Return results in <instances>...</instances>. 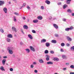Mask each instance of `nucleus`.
Here are the masks:
<instances>
[{
    "instance_id": "17",
    "label": "nucleus",
    "mask_w": 74,
    "mask_h": 74,
    "mask_svg": "<svg viewBox=\"0 0 74 74\" xmlns=\"http://www.w3.org/2000/svg\"><path fill=\"white\" fill-rule=\"evenodd\" d=\"M5 62H6V59H3L2 60V64L3 65H4L5 64Z\"/></svg>"
},
{
    "instance_id": "30",
    "label": "nucleus",
    "mask_w": 74,
    "mask_h": 74,
    "mask_svg": "<svg viewBox=\"0 0 74 74\" xmlns=\"http://www.w3.org/2000/svg\"><path fill=\"white\" fill-rule=\"evenodd\" d=\"M61 45L62 47H64L65 45V44L64 43H62L61 44Z\"/></svg>"
},
{
    "instance_id": "63",
    "label": "nucleus",
    "mask_w": 74,
    "mask_h": 74,
    "mask_svg": "<svg viewBox=\"0 0 74 74\" xmlns=\"http://www.w3.org/2000/svg\"><path fill=\"white\" fill-rule=\"evenodd\" d=\"M54 19H56V18H55Z\"/></svg>"
},
{
    "instance_id": "34",
    "label": "nucleus",
    "mask_w": 74,
    "mask_h": 74,
    "mask_svg": "<svg viewBox=\"0 0 74 74\" xmlns=\"http://www.w3.org/2000/svg\"><path fill=\"white\" fill-rule=\"evenodd\" d=\"M67 12H71V10L70 9H68L67 10Z\"/></svg>"
},
{
    "instance_id": "58",
    "label": "nucleus",
    "mask_w": 74,
    "mask_h": 74,
    "mask_svg": "<svg viewBox=\"0 0 74 74\" xmlns=\"http://www.w3.org/2000/svg\"><path fill=\"white\" fill-rule=\"evenodd\" d=\"M23 18L24 20H25V19H26V18L25 17H23Z\"/></svg>"
},
{
    "instance_id": "41",
    "label": "nucleus",
    "mask_w": 74,
    "mask_h": 74,
    "mask_svg": "<svg viewBox=\"0 0 74 74\" xmlns=\"http://www.w3.org/2000/svg\"><path fill=\"white\" fill-rule=\"evenodd\" d=\"M55 36L56 37H59V35H58V34H55Z\"/></svg>"
},
{
    "instance_id": "61",
    "label": "nucleus",
    "mask_w": 74,
    "mask_h": 74,
    "mask_svg": "<svg viewBox=\"0 0 74 74\" xmlns=\"http://www.w3.org/2000/svg\"><path fill=\"white\" fill-rule=\"evenodd\" d=\"M9 4H11V2H8Z\"/></svg>"
},
{
    "instance_id": "44",
    "label": "nucleus",
    "mask_w": 74,
    "mask_h": 74,
    "mask_svg": "<svg viewBox=\"0 0 74 74\" xmlns=\"http://www.w3.org/2000/svg\"><path fill=\"white\" fill-rule=\"evenodd\" d=\"M62 4V3L61 2H59L58 3V5H61Z\"/></svg>"
},
{
    "instance_id": "36",
    "label": "nucleus",
    "mask_w": 74,
    "mask_h": 74,
    "mask_svg": "<svg viewBox=\"0 0 74 74\" xmlns=\"http://www.w3.org/2000/svg\"><path fill=\"white\" fill-rule=\"evenodd\" d=\"M25 5H26V3H24L23 5V6H22L21 7V8H22V7H25Z\"/></svg>"
},
{
    "instance_id": "33",
    "label": "nucleus",
    "mask_w": 74,
    "mask_h": 74,
    "mask_svg": "<svg viewBox=\"0 0 74 74\" xmlns=\"http://www.w3.org/2000/svg\"><path fill=\"white\" fill-rule=\"evenodd\" d=\"M14 22H16V17H14Z\"/></svg>"
},
{
    "instance_id": "54",
    "label": "nucleus",
    "mask_w": 74,
    "mask_h": 74,
    "mask_svg": "<svg viewBox=\"0 0 74 74\" xmlns=\"http://www.w3.org/2000/svg\"><path fill=\"white\" fill-rule=\"evenodd\" d=\"M20 45H22L23 44V43L22 42H21L20 43Z\"/></svg>"
},
{
    "instance_id": "40",
    "label": "nucleus",
    "mask_w": 74,
    "mask_h": 74,
    "mask_svg": "<svg viewBox=\"0 0 74 74\" xmlns=\"http://www.w3.org/2000/svg\"><path fill=\"white\" fill-rule=\"evenodd\" d=\"M50 53L53 54V53H54V51H50Z\"/></svg>"
},
{
    "instance_id": "10",
    "label": "nucleus",
    "mask_w": 74,
    "mask_h": 74,
    "mask_svg": "<svg viewBox=\"0 0 74 74\" xmlns=\"http://www.w3.org/2000/svg\"><path fill=\"white\" fill-rule=\"evenodd\" d=\"M23 27L24 29H29V27H27V25H24L23 26Z\"/></svg>"
},
{
    "instance_id": "12",
    "label": "nucleus",
    "mask_w": 74,
    "mask_h": 74,
    "mask_svg": "<svg viewBox=\"0 0 74 74\" xmlns=\"http://www.w3.org/2000/svg\"><path fill=\"white\" fill-rule=\"evenodd\" d=\"M53 26L54 27H55V28H56V29H58V25L56 24H53Z\"/></svg>"
},
{
    "instance_id": "23",
    "label": "nucleus",
    "mask_w": 74,
    "mask_h": 74,
    "mask_svg": "<svg viewBox=\"0 0 74 74\" xmlns=\"http://www.w3.org/2000/svg\"><path fill=\"white\" fill-rule=\"evenodd\" d=\"M62 58H63V59H66L67 58V57H66V56L65 55H62Z\"/></svg>"
},
{
    "instance_id": "19",
    "label": "nucleus",
    "mask_w": 74,
    "mask_h": 74,
    "mask_svg": "<svg viewBox=\"0 0 74 74\" xmlns=\"http://www.w3.org/2000/svg\"><path fill=\"white\" fill-rule=\"evenodd\" d=\"M25 50H26V52H27L28 53H29L30 51L29 49H25Z\"/></svg>"
},
{
    "instance_id": "2",
    "label": "nucleus",
    "mask_w": 74,
    "mask_h": 74,
    "mask_svg": "<svg viewBox=\"0 0 74 74\" xmlns=\"http://www.w3.org/2000/svg\"><path fill=\"white\" fill-rule=\"evenodd\" d=\"M66 39L69 41H72V39L69 36H66Z\"/></svg>"
},
{
    "instance_id": "45",
    "label": "nucleus",
    "mask_w": 74,
    "mask_h": 74,
    "mask_svg": "<svg viewBox=\"0 0 74 74\" xmlns=\"http://www.w3.org/2000/svg\"><path fill=\"white\" fill-rule=\"evenodd\" d=\"M62 21H64V22H66V19L64 18H63L62 19Z\"/></svg>"
},
{
    "instance_id": "49",
    "label": "nucleus",
    "mask_w": 74,
    "mask_h": 74,
    "mask_svg": "<svg viewBox=\"0 0 74 74\" xmlns=\"http://www.w3.org/2000/svg\"><path fill=\"white\" fill-rule=\"evenodd\" d=\"M10 71H13V69L10 68Z\"/></svg>"
},
{
    "instance_id": "3",
    "label": "nucleus",
    "mask_w": 74,
    "mask_h": 74,
    "mask_svg": "<svg viewBox=\"0 0 74 74\" xmlns=\"http://www.w3.org/2000/svg\"><path fill=\"white\" fill-rule=\"evenodd\" d=\"M50 57L49 56H48V55H46V60L47 61H48L49 60V58Z\"/></svg>"
},
{
    "instance_id": "43",
    "label": "nucleus",
    "mask_w": 74,
    "mask_h": 74,
    "mask_svg": "<svg viewBox=\"0 0 74 74\" xmlns=\"http://www.w3.org/2000/svg\"><path fill=\"white\" fill-rule=\"evenodd\" d=\"M7 50L9 51L10 50H11V48H10V47H8L7 49Z\"/></svg>"
},
{
    "instance_id": "53",
    "label": "nucleus",
    "mask_w": 74,
    "mask_h": 74,
    "mask_svg": "<svg viewBox=\"0 0 74 74\" xmlns=\"http://www.w3.org/2000/svg\"><path fill=\"white\" fill-rule=\"evenodd\" d=\"M21 31L22 32V33L23 34H24V33L23 32V29H21Z\"/></svg>"
},
{
    "instance_id": "50",
    "label": "nucleus",
    "mask_w": 74,
    "mask_h": 74,
    "mask_svg": "<svg viewBox=\"0 0 74 74\" xmlns=\"http://www.w3.org/2000/svg\"><path fill=\"white\" fill-rule=\"evenodd\" d=\"M27 8L28 9V10H29V9H30V7H29V6H27Z\"/></svg>"
},
{
    "instance_id": "6",
    "label": "nucleus",
    "mask_w": 74,
    "mask_h": 74,
    "mask_svg": "<svg viewBox=\"0 0 74 74\" xmlns=\"http://www.w3.org/2000/svg\"><path fill=\"white\" fill-rule=\"evenodd\" d=\"M5 2L4 1H0V6H1L3 4H4Z\"/></svg>"
},
{
    "instance_id": "64",
    "label": "nucleus",
    "mask_w": 74,
    "mask_h": 74,
    "mask_svg": "<svg viewBox=\"0 0 74 74\" xmlns=\"http://www.w3.org/2000/svg\"><path fill=\"white\" fill-rule=\"evenodd\" d=\"M7 65H8V64H6Z\"/></svg>"
},
{
    "instance_id": "59",
    "label": "nucleus",
    "mask_w": 74,
    "mask_h": 74,
    "mask_svg": "<svg viewBox=\"0 0 74 74\" xmlns=\"http://www.w3.org/2000/svg\"><path fill=\"white\" fill-rule=\"evenodd\" d=\"M70 74H74V72H70Z\"/></svg>"
},
{
    "instance_id": "57",
    "label": "nucleus",
    "mask_w": 74,
    "mask_h": 74,
    "mask_svg": "<svg viewBox=\"0 0 74 74\" xmlns=\"http://www.w3.org/2000/svg\"><path fill=\"white\" fill-rule=\"evenodd\" d=\"M52 17L51 16H50L49 17V19H52Z\"/></svg>"
},
{
    "instance_id": "31",
    "label": "nucleus",
    "mask_w": 74,
    "mask_h": 74,
    "mask_svg": "<svg viewBox=\"0 0 74 74\" xmlns=\"http://www.w3.org/2000/svg\"><path fill=\"white\" fill-rule=\"evenodd\" d=\"M0 69L2 71H4V67H3V66H1V67Z\"/></svg>"
},
{
    "instance_id": "20",
    "label": "nucleus",
    "mask_w": 74,
    "mask_h": 74,
    "mask_svg": "<svg viewBox=\"0 0 74 74\" xmlns=\"http://www.w3.org/2000/svg\"><path fill=\"white\" fill-rule=\"evenodd\" d=\"M8 53L10 54H12L13 53V51H12V50H10L8 51Z\"/></svg>"
},
{
    "instance_id": "38",
    "label": "nucleus",
    "mask_w": 74,
    "mask_h": 74,
    "mask_svg": "<svg viewBox=\"0 0 74 74\" xmlns=\"http://www.w3.org/2000/svg\"><path fill=\"white\" fill-rule=\"evenodd\" d=\"M14 14L15 15H19V14L17 12H15L14 13Z\"/></svg>"
},
{
    "instance_id": "4",
    "label": "nucleus",
    "mask_w": 74,
    "mask_h": 74,
    "mask_svg": "<svg viewBox=\"0 0 74 74\" xmlns=\"http://www.w3.org/2000/svg\"><path fill=\"white\" fill-rule=\"evenodd\" d=\"M29 48L32 51H33V52H35V49L33 47L30 46Z\"/></svg>"
},
{
    "instance_id": "22",
    "label": "nucleus",
    "mask_w": 74,
    "mask_h": 74,
    "mask_svg": "<svg viewBox=\"0 0 74 74\" xmlns=\"http://www.w3.org/2000/svg\"><path fill=\"white\" fill-rule=\"evenodd\" d=\"M53 60L54 61H59V59L58 58H53Z\"/></svg>"
},
{
    "instance_id": "9",
    "label": "nucleus",
    "mask_w": 74,
    "mask_h": 74,
    "mask_svg": "<svg viewBox=\"0 0 74 74\" xmlns=\"http://www.w3.org/2000/svg\"><path fill=\"white\" fill-rule=\"evenodd\" d=\"M3 10L5 13L7 14V9L6 8H3Z\"/></svg>"
},
{
    "instance_id": "35",
    "label": "nucleus",
    "mask_w": 74,
    "mask_h": 74,
    "mask_svg": "<svg viewBox=\"0 0 74 74\" xmlns=\"http://www.w3.org/2000/svg\"><path fill=\"white\" fill-rule=\"evenodd\" d=\"M41 10H44V7L43 6H41Z\"/></svg>"
},
{
    "instance_id": "46",
    "label": "nucleus",
    "mask_w": 74,
    "mask_h": 74,
    "mask_svg": "<svg viewBox=\"0 0 74 74\" xmlns=\"http://www.w3.org/2000/svg\"><path fill=\"white\" fill-rule=\"evenodd\" d=\"M32 32L33 33H36V31L34 30H32Z\"/></svg>"
},
{
    "instance_id": "37",
    "label": "nucleus",
    "mask_w": 74,
    "mask_h": 74,
    "mask_svg": "<svg viewBox=\"0 0 74 74\" xmlns=\"http://www.w3.org/2000/svg\"><path fill=\"white\" fill-rule=\"evenodd\" d=\"M32 64H33V65H36L37 64V62H33Z\"/></svg>"
},
{
    "instance_id": "56",
    "label": "nucleus",
    "mask_w": 74,
    "mask_h": 74,
    "mask_svg": "<svg viewBox=\"0 0 74 74\" xmlns=\"http://www.w3.org/2000/svg\"><path fill=\"white\" fill-rule=\"evenodd\" d=\"M7 58V57L6 56H4L3 57V59H6Z\"/></svg>"
},
{
    "instance_id": "11",
    "label": "nucleus",
    "mask_w": 74,
    "mask_h": 74,
    "mask_svg": "<svg viewBox=\"0 0 74 74\" xmlns=\"http://www.w3.org/2000/svg\"><path fill=\"white\" fill-rule=\"evenodd\" d=\"M46 40L44 39H42L41 41V42L42 43H44V42H46Z\"/></svg>"
},
{
    "instance_id": "24",
    "label": "nucleus",
    "mask_w": 74,
    "mask_h": 74,
    "mask_svg": "<svg viewBox=\"0 0 74 74\" xmlns=\"http://www.w3.org/2000/svg\"><path fill=\"white\" fill-rule=\"evenodd\" d=\"M38 22V20H34L33 21V22L35 23H37Z\"/></svg>"
},
{
    "instance_id": "39",
    "label": "nucleus",
    "mask_w": 74,
    "mask_h": 74,
    "mask_svg": "<svg viewBox=\"0 0 74 74\" xmlns=\"http://www.w3.org/2000/svg\"><path fill=\"white\" fill-rule=\"evenodd\" d=\"M30 67H31V69H33V67H34V65L32 64L31 65Z\"/></svg>"
},
{
    "instance_id": "60",
    "label": "nucleus",
    "mask_w": 74,
    "mask_h": 74,
    "mask_svg": "<svg viewBox=\"0 0 74 74\" xmlns=\"http://www.w3.org/2000/svg\"><path fill=\"white\" fill-rule=\"evenodd\" d=\"M72 16H74V13H72Z\"/></svg>"
},
{
    "instance_id": "21",
    "label": "nucleus",
    "mask_w": 74,
    "mask_h": 74,
    "mask_svg": "<svg viewBox=\"0 0 74 74\" xmlns=\"http://www.w3.org/2000/svg\"><path fill=\"white\" fill-rule=\"evenodd\" d=\"M51 42L53 44H56V41L55 40H53L51 41Z\"/></svg>"
},
{
    "instance_id": "18",
    "label": "nucleus",
    "mask_w": 74,
    "mask_h": 74,
    "mask_svg": "<svg viewBox=\"0 0 74 74\" xmlns=\"http://www.w3.org/2000/svg\"><path fill=\"white\" fill-rule=\"evenodd\" d=\"M47 64H53V62L51 61H50V62H47Z\"/></svg>"
},
{
    "instance_id": "48",
    "label": "nucleus",
    "mask_w": 74,
    "mask_h": 74,
    "mask_svg": "<svg viewBox=\"0 0 74 74\" xmlns=\"http://www.w3.org/2000/svg\"><path fill=\"white\" fill-rule=\"evenodd\" d=\"M63 70L64 71H66V68H64L63 69Z\"/></svg>"
},
{
    "instance_id": "55",
    "label": "nucleus",
    "mask_w": 74,
    "mask_h": 74,
    "mask_svg": "<svg viewBox=\"0 0 74 74\" xmlns=\"http://www.w3.org/2000/svg\"><path fill=\"white\" fill-rule=\"evenodd\" d=\"M66 46H67V47H69L70 46V44L69 43H67Z\"/></svg>"
},
{
    "instance_id": "26",
    "label": "nucleus",
    "mask_w": 74,
    "mask_h": 74,
    "mask_svg": "<svg viewBox=\"0 0 74 74\" xmlns=\"http://www.w3.org/2000/svg\"><path fill=\"white\" fill-rule=\"evenodd\" d=\"M6 40L7 42H10L11 41V39L10 38H7L6 39Z\"/></svg>"
},
{
    "instance_id": "15",
    "label": "nucleus",
    "mask_w": 74,
    "mask_h": 74,
    "mask_svg": "<svg viewBox=\"0 0 74 74\" xmlns=\"http://www.w3.org/2000/svg\"><path fill=\"white\" fill-rule=\"evenodd\" d=\"M37 18L39 20H42V17L41 16H39Z\"/></svg>"
},
{
    "instance_id": "25",
    "label": "nucleus",
    "mask_w": 74,
    "mask_h": 74,
    "mask_svg": "<svg viewBox=\"0 0 74 74\" xmlns=\"http://www.w3.org/2000/svg\"><path fill=\"white\" fill-rule=\"evenodd\" d=\"M71 1V0H67L66 3L69 4H70V1Z\"/></svg>"
},
{
    "instance_id": "62",
    "label": "nucleus",
    "mask_w": 74,
    "mask_h": 74,
    "mask_svg": "<svg viewBox=\"0 0 74 74\" xmlns=\"http://www.w3.org/2000/svg\"><path fill=\"white\" fill-rule=\"evenodd\" d=\"M14 36H15V37H16V35H15Z\"/></svg>"
},
{
    "instance_id": "7",
    "label": "nucleus",
    "mask_w": 74,
    "mask_h": 74,
    "mask_svg": "<svg viewBox=\"0 0 74 74\" xmlns=\"http://www.w3.org/2000/svg\"><path fill=\"white\" fill-rule=\"evenodd\" d=\"M45 3H46V4H47L49 5L50 4L51 2H50V1H49V0H47L45 1Z\"/></svg>"
},
{
    "instance_id": "27",
    "label": "nucleus",
    "mask_w": 74,
    "mask_h": 74,
    "mask_svg": "<svg viewBox=\"0 0 74 74\" xmlns=\"http://www.w3.org/2000/svg\"><path fill=\"white\" fill-rule=\"evenodd\" d=\"M67 7V5L66 4H65L63 5V8L64 9H65V8H66Z\"/></svg>"
},
{
    "instance_id": "51",
    "label": "nucleus",
    "mask_w": 74,
    "mask_h": 74,
    "mask_svg": "<svg viewBox=\"0 0 74 74\" xmlns=\"http://www.w3.org/2000/svg\"><path fill=\"white\" fill-rule=\"evenodd\" d=\"M34 73H37L38 72L37 70H35L34 71Z\"/></svg>"
},
{
    "instance_id": "13",
    "label": "nucleus",
    "mask_w": 74,
    "mask_h": 74,
    "mask_svg": "<svg viewBox=\"0 0 74 74\" xmlns=\"http://www.w3.org/2000/svg\"><path fill=\"white\" fill-rule=\"evenodd\" d=\"M45 45L47 47H49L50 46V43L49 42H47L45 44Z\"/></svg>"
},
{
    "instance_id": "32",
    "label": "nucleus",
    "mask_w": 74,
    "mask_h": 74,
    "mask_svg": "<svg viewBox=\"0 0 74 74\" xmlns=\"http://www.w3.org/2000/svg\"><path fill=\"white\" fill-rule=\"evenodd\" d=\"M70 67L71 69H74V65H72L70 66Z\"/></svg>"
},
{
    "instance_id": "47",
    "label": "nucleus",
    "mask_w": 74,
    "mask_h": 74,
    "mask_svg": "<svg viewBox=\"0 0 74 74\" xmlns=\"http://www.w3.org/2000/svg\"><path fill=\"white\" fill-rule=\"evenodd\" d=\"M60 51L61 52H64V50H63V49H60Z\"/></svg>"
},
{
    "instance_id": "5",
    "label": "nucleus",
    "mask_w": 74,
    "mask_h": 74,
    "mask_svg": "<svg viewBox=\"0 0 74 74\" xmlns=\"http://www.w3.org/2000/svg\"><path fill=\"white\" fill-rule=\"evenodd\" d=\"M12 29L13 31L15 32V33H16L17 32V31H16V29L14 27H12Z\"/></svg>"
},
{
    "instance_id": "8",
    "label": "nucleus",
    "mask_w": 74,
    "mask_h": 74,
    "mask_svg": "<svg viewBox=\"0 0 74 74\" xmlns=\"http://www.w3.org/2000/svg\"><path fill=\"white\" fill-rule=\"evenodd\" d=\"M39 62L40 63H44V62L42 59H40L39 60Z\"/></svg>"
},
{
    "instance_id": "42",
    "label": "nucleus",
    "mask_w": 74,
    "mask_h": 74,
    "mask_svg": "<svg viewBox=\"0 0 74 74\" xmlns=\"http://www.w3.org/2000/svg\"><path fill=\"white\" fill-rule=\"evenodd\" d=\"M71 50H73V51H74V46L72 47L71 48Z\"/></svg>"
},
{
    "instance_id": "52",
    "label": "nucleus",
    "mask_w": 74,
    "mask_h": 74,
    "mask_svg": "<svg viewBox=\"0 0 74 74\" xmlns=\"http://www.w3.org/2000/svg\"><path fill=\"white\" fill-rule=\"evenodd\" d=\"M65 65H66V66H68V65H69V63L68 62V63H65Z\"/></svg>"
},
{
    "instance_id": "28",
    "label": "nucleus",
    "mask_w": 74,
    "mask_h": 74,
    "mask_svg": "<svg viewBox=\"0 0 74 74\" xmlns=\"http://www.w3.org/2000/svg\"><path fill=\"white\" fill-rule=\"evenodd\" d=\"M44 52L45 53L47 54V53H48V50H45Z\"/></svg>"
},
{
    "instance_id": "14",
    "label": "nucleus",
    "mask_w": 74,
    "mask_h": 74,
    "mask_svg": "<svg viewBox=\"0 0 74 74\" xmlns=\"http://www.w3.org/2000/svg\"><path fill=\"white\" fill-rule=\"evenodd\" d=\"M8 38H12V36L11 34H8L7 35Z\"/></svg>"
},
{
    "instance_id": "1",
    "label": "nucleus",
    "mask_w": 74,
    "mask_h": 74,
    "mask_svg": "<svg viewBox=\"0 0 74 74\" xmlns=\"http://www.w3.org/2000/svg\"><path fill=\"white\" fill-rule=\"evenodd\" d=\"M73 29V27H71L70 28H66L65 29V31H67V32H69L70 30H72Z\"/></svg>"
},
{
    "instance_id": "16",
    "label": "nucleus",
    "mask_w": 74,
    "mask_h": 74,
    "mask_svg": "<svg viewBox=\"0 0 74 74\" xmlns=\"http://www.w3.org/2000/svg\"><path fill=\"white\" fill-rule=\"evenodd\" d=\"M28 36L31 40H32V39H33V37H32V36L30 34H28Z\"/></svg>"
},
{
    "instance_id": "29",
    "label": "nucleus",
    "mask_w": 74,
    "mask_h": 74,
    "mask_svg": "<svg viewBox=\"0 0 74 74\" xmlns=\"http://www.w3.org/2000/svg\"><path fill=\"white\" fill-rule=\"evenodd\" d=\"M0 31L2 33H3L4 32V30L1 28L0 29Z\"/></svg>"
}]
</instances>
